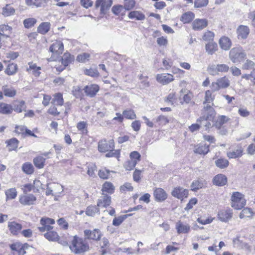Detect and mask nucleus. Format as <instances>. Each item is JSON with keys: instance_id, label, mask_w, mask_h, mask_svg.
I'll return each instance as SVG.
<instances>
[{"instance_id": "1", "label": "nucleus", "mask_w": 255, "mask_h": 255, "mask_svg": "<svg viewBox=\"0 0 255 255\" xmlns=\"http://www.w3.org/2000/svg\"><path fill=\"white\" fill-rule=\"evenodd\" d=\"M71 246L70 247L71 250L76 254L84 253L89 250L88 244L83 240L76 236L72 237L71 240Z\"/></svg>"}, {"instance_id": "2", "label": "nucleus", "mask_w": 255, "mask_h": 255, "mask_svg": "<svg viewBox=\"0 0 255 255\" xmlns=\"http://www.w3.org/2000/svg\"><path fill=\"white\" fill-rule=\"evenodd\" d=\"M231 206L236 210L242 209L246 203L244 195L239 192H233L231 196Z\"/></svg>"}, {"instance_id": "3", "label": "nucleus", "mask_w": 255, "mask_h": 255, "mask_svg": "<svg viewBox=\"0 0 255 255\" xmlns=\"http://www.w3.org/2000/svg\"><path fill=\"white\" fill-rule=\"evenodd\" d=\"M246 57V53L241 47H234L230 51V59L234 63H240Z\"/></svg>"}, {"instance_id": "4", "label": "nucleus", "mask_w": 255, "mask_h": 255, "mask_svg": "<svg viewBox=\"0 0 255 255\" xmlns=\"http://www.w3.org/2000/svg\"><path fill=\"white\" fill-rule=\"evenodd\" d=\"M202 116L197 120L199 122L201 119H204V122L207 121H212L216 115V112L213 107L210 105H204L202 111Z\"/></svg>"}, {"instance_id": "5", "label": "nucleus", "mask_w": 255, "mask_h": 255, "mask_svg": "<svg viewBox=\"0 0 255 255\" xmlns=\"http://www.w3.org/2000/svg\"><path fill=\"white\" fill-rule=\"evenodd\" d=\"M113 2V0H96L95 6L100 9V15L103 16L109 11Z\"/></svg>"}, {"instance_id": "6", "label": "nucleus", "mask_w": 255, "mask_h": 255, "mask_svg": "<svg viewBox=\"0 0 255 255\" xmlns=\"http://www.w3.org/2000/svg\"><path fill=\"white\" fill-rule=\"evenodd\" d=\"M115 143L113 139L107 141L106 139H103L99 141L98 149L100 152H106L109 151V149H114Z\"/></svg>"}, {"instance_id": "7", "label": "nucleus", "mask_w": 255, "mask_h": 255, "mask_svg": "<svg viewBox=\"0 0 255 255\" xmlns=\"http://www.w3.org/2000/svg\"><path fill=\"white\" fill-rule=\"evenodd\" d=\"M156 81L163 85H167L174 80L173 76L170 74H158L156 76Z\"/></svg>"}, {"instance_id": "8", "label": "nucleus", "mask_w": 255, "mask_h": 255, "mask_svg": "<svg viewBox=\"0 0 255 255\" xmlns=\"http://www.w3.org/2000/svg\"><path fill=\"white\" fill-rule=\"evenodd\" d=\"M100 87L97 84H90L84 87L83 90L86 96L91 98L94 97L99 91Z\"/></svg>"}, {"instance_id": "9", "label": "nucleus", "mask_w": 255, "mask_h": 255, "mask_svg": "<svg viewBox=\"0 0 255 255\" xmlns=\"http://www.w3.org/2000/svg\"><path fill=\"white\" fill-rule=\"evenodd\" d=\"M84 235L88 239L96 241L99 240L101 238V233L99 229H94L93 231L85 230Z\"/></svg>"}, {"instance_id": "10", "label": "nucleus", "mask_w": 255, "mask_h": 255, "mask_svg": "<svg viewBox=\"0 0 255 255\" xmlns=\"http://www.w3.org/2000/svg\"><path fill=\"white\" fill-rule=\"evenodd\" d=\"M219 219L224 222L229 221L233 216L232 210L230 209L222 210L219 212L218 214Z\"/></svg>"}, {"instance_id": "11", "label": "nucleus", "mask_w": 255, "mask_h": 255, "mask_svg": "<svg viewBox=\"0 0 255 255\" xmlns=\"http://www.w3.org/2000/svg\"><path fill=\"white\" fill-rule=\"evenodd\" d=\"M171 194L178 199H182L184 197H187L188 190L181 187H177L172 191Z\"/></svg>"}, {"instance_id": "12", "label": "nucleus", "mask_w": 255, "mask_h": 255, "mask_svg": "<svg viewBox=\"0 0 255 255\" xmlns=\"http://www.w3.org/2000/svg\"><path fill=\"white\" fill-rule=\"evenodd\" d=\"M64 50L63 43L61 41H55L50 47L49 50L51 52L59 55Z\"/></svg>"}, {"instance_id": "13", "label": "nucleus", "mask_w": 255, "mask_h": 255, "mask_svg": "<svg viewBox=\"0 0 255 255\" xmlns=\"http://www.w3.org/2000/svg\"><path fill=\"white\" fill-rule=\"evenodd\" d=\"M175 228L178 234H187L190 231V226L187 223H184L181 221H178L175 225Z\"/></svg>"}, {"instance_id": "14", "label": "nucleus", "mask_w": 255, "mask_h": 255, "mask_svg": "<svg viewBox=\"0 0 255 255\" xmlns=\"http://www.w3.org/2000/svg\"><path fill=\"white\" fill-rule=\"evenodd\" d=\"M14 132L23 137L32 136V131L24 126H16Z\"/></svg>"}, {"instance_id": "15", "label": "nucleus", "mask_w": 255, "mask_h": 255, "mask_svg": "<svg viewBox=\"0 0 255 255\" xmlns=\"http://www.w3.org/2000/svg\"><path fill=\"white\" fill-rule=\"evenodd\" d=\"M208 23L206 19H196L192 23L193 29L195 30H202L208 25Z\"/></svg>"}, {"instance_id": "16", "label": "nucleus", "mask_w": 255, "mask_h": 255, "mask_svg": "<svg viewBox=\"0 0 255 255\" xmlns=\"http://www.w3.org/2000/svg\"><path fill=\"white\" fill-rule=\"evenodd\" d=\"M111 203V197L106 194H103L97 201V206L99 208H106Z\"/></svg>"}, {"instance_id": "17", "label": "nucleus", "mask_w": 255, "mask_h": 255, "mask_svg": "<svg viewBox=\"0 0 255 255\" xmlns=\"http://www.w3.org/2000/svg\"><path fill=\"white\" fill-rule=\"evenodd\" d=\"M7 227L13 235H17L22 229V225L14 221L8 222Z\"/></svg>"}, {"instance_id": "18", "label": "nucleus", "mask_w": 255, "mask_h": 255, "mask_svg": "<svg viewBox=\"0 0 255 255\" xmlns=\"http://www.w3.org/2000/svg\"><path fill=\"white\" fill-rule=\"evenodd\" d=\"M155 200L159 202L164 201L167 198V195L165 191L162 188H156L153 193Z\"/></svg>"}, {"instance_id": "19", "label": "nucleus", "mask_w": 255, "mask_h": 255, "mask_svg": "<svg viewBox=\"0 0 255 255\" xmlns=\"http://www.w3.org/2000/svg\"><path fill=\"white\" fill-rule=\"evenodd\" d=\"M250 32L249 27L245 25H240L237 29V34L239 38L246 39Z\"/></svg>"}, {"instance_id": "20", "label": "nucleus", "mask_w": 255, "mask_h": 255, "mask_svg": "<svg viewBox=\"0 0 255 255\" xmlns=\"http://www.w3.org/2000/svg\"><path fill=\"white\" fill-rule=\"evenodd\" d=\"M213 182L214 185L222 186L227 183V178L225 175L219 174L214 177Z\"/></svg>"}, {"instance_id": "21", "label": "nucleus", "mask_w": 255, "mask_h": 255, "mask_svg": "<svg viewBox=\"0 0 255 255\" xmlns=\"http://www.w3.org/2000/svg\"><path fill=\"white\" fill-rule=\"evenodd\" d=\"M209 146L206 144L200 143L195 146L194 151L197 154L205 155L209 151Z\"/></svg>"}, {"instance_id": "22", "label": "nucleus", "mask_w": 255, "mask_h": 255, "mask_svg": "<svg viewBox=\"0 0 255 255\" xmlns=\"http://www.w3.org/2000/svg\"><path fill=\"white\" fill-rule=\"evenodd\" d=\"M128 17L131 19H134L136 20H143L145 18V16L140 11L133 10L129 12Z\"/></svg>"}, {"instance_id": "23", "label": "nucleus", "mask_w": 255, "mask_h": 255, "mask_svg": "<svg viewBox=\"0 0 255 255\" xmlns=\"http://www.w3.org/2000/svg\"><path fill=\"white\" fill-rule=\"evenodd\" d=\"M243 149L241 146H238L234 150L227 152V156L230 158H236L242 155Z\"/></svg>"}, {"instance_id": "24", "label": "nucleus", "mask_w": 255, "mask_h": 255, "mask_svg": "<svg viewBox=\"0 0 255 255\" xmlns=\"http://www.w3.org/2000/svg\"><path fill=\"white\" fill-rule=\"evenodd\" d=\"M219 44L222 49L224 50H228L230 48L232 42L228 37L223 36L220 39Z\"/></svg>"}, {"instance_id": "25", "label": "nucleus", "mask_w": 255, "mask_h": 255, "mask_svg": "<svg viewBox=\"0 0 255 255\" xmlns=\"http://www.w3.org/2000/svg\"><path fill=\"white\" fill-rule=\"evenodd\" d=\"M9 151L15 150L18 145L19 141L16 138H12L5 141Z\"/></svg>"}, {"instance_id": "26", "label": "nucleus", "mask_w": 255, "mask_h": 255, "mask_svg": "<svg viewBox=\"0 0 255 255\" xmlns=\"http://www.w3.org/2000/svg\"><path fill=\"white\" fill-rule=\"evenodd\" d=\"M206 184L205 180H195L193 181L191 185V189L192 191H196L203 188Z\"/></svg>"}, {"instance_id": "27", "label": "nucleus", "mask_w": 255, "mask_h": 255, "mask_svg": "<svg viewBox=\"0 0 255 255\" xmlns=\"http://www.w3.org/2000/svg\"><path fill=\"white\" fill-rule=\"evenodd\" d=\"M11 106L12 107V110L18 113L21 112L23 110H25L26 108L25 102L23 101L15 102Z\"/></svg>"}, {"instance_id": "28", "label": "nucleus", "mask_w": 255, "mask_h": 255, "mask_svg": "<svg viewBox=\"0 0 255 255\" xmlns=\"http://www.w3.org/2000/svg\"><path fill=\"white\" fill-rule=\"evenodd\" d=\"M206 52L210 55H212L218 49L217 44L214 41L209 42L205 45Z\"/></svg>"}, {"instance_id": "29", "label": "nucleus", "mask_w": 255, "mask_h": 255, "mask_svg": "<svg viewBox=\"0 0 255 255\" xmlns=\"http://www.w3.org/2000/svg\"><path fill=\"white\" fill-rule=\"evenodd\" d=\"M50 23L48 22H42L37 28V31L42 34L47 33L50 28Z\"/></svg>"}, {"instance_id": "30", "label": "nucleus", "mask_w": 255, "mask_h": 255, "mask_svg": "<svg viewBox=\"0 0 255 255\" xmlns=\"http://www.w3.org/2000/svg\"><path fill=\"white\" fill-rule=\"evenodd\" d=\"M12 111V107L11 105L4 103H0V113L1 114H9Z\"/></svg>"}, {"instance_id": "31", "label": "nucleus", "mask_w": 255, "mask_h": 255, "mask_svg": "<svg viewBox=\"0 0 255 255\" xmlns=\"http://www.w3.org/2000/svg\"><path fill=\"white\" fill-rule=\"evenodd\" d=\"M64 103L62 95L61 93L55 94L52 100L51 103L54 105L62 106Z\"/></svg>"}, {"instance_id": "32", "label": "nucleus", "mask_w": 255, "mask_h": 255, "mask_svg": "<svg viewBox=\"0 0 255 255\" xmlns=\"http://www.w3.org/2000/svg\"><path fill=\"white\" fill-rule=\"evenodd\" d=\"M229 120V118L225 116H221L219 117L214 124V126L217 128H221L222 126L227 123Z\"/></svg>"}, {"instance_id": "33", "label": "nucleus", "mask_w": 255, "mask_h": 255, "mask_svg": "<svg viewBox=\"0 0 255 255\" xmlns=\"http://www.w3.org/2000/svg\"><path fill=\"white\" fill-rule=\"evenodd\" d=\"M194 17V14L190 11L187 12L182 14L180 20L184 23L191 22Z\"/></svg>"}, {"instance_id": "34", "label": "nucleus", "mask_w": 255, "mask_h": 255, "mask_svg": "<svg viewBox=\"0 0 255 255\" xmlns=\"http://www.w3.org/2000/svg\"><path fill=\"white\" fill-rule=\"evenodd\" d=\"M19 201L23 205H30L32 203V197L30 194H23L20 197Z\"/></svg>"}, {"instance_id": "35", "label": "nucleus", "mask_w": 255, "mask_h": 255, "mask_svg": "<svg viewBox=\"0 0 255 255\" xmlns=\"http://www.w3.org/2000/svg\"><path fill=\"white\" fill-rule=\"evenodd\" d=\"M45 161V158L42 156H38L33 160L35 166L39 169L43 168Z\"/></svg>"}, {"instance_id": "36", "label": "nucleus", "mask_w": 255, "mask_h": 255, "mask_svg": "<svg viewBox=\"0 0 255 255\" xmlns=\"http://www.w3.org/2000/svg\"><path fill=\"white\" fill-rule=\"evenodd\" d=\"M135 0H124L123 1L124 9L128 11L132 9L135 7Z\"/></svg>"}, {"instance_id": "37", "label": "nucleus", "mask_w": 255, "mask_h": 255, "mask_svg": "<svg viewBox=\"0 0 255 255\" xmlns=\"http://www.w3.org/2000/svg\"><path fill=\"white\" fill-rule=\"evenodd\" d=\"M229 161L225 158H219L215 161V165L217 167L221 169H224L229 165Z\"/></svg>"}, {"instance_id": "38", "label": "nucleus", "mask_w": 255, "mask_h": 255, "mask_svg": "<svg viewBox=\"0 0 255 255\" xmlns=\"http://www.w3.org/2000/svg\"><path fill=\"white\" fill-rule=\"evenodd\" d=\"M219 64L217 65L212 64L209 65L207 68L208 72L211 75L216 76L219 74Z\"/></svg>"}, {"instance_id": "39", "label": "nucleus", "mask_w": 255, "mask_h": 255, "mask_svg": "<svg viewBox=\"0 0 255 255\" xmlns=\"http://www.w3.org/2000/svg\"><path fill=\"white\" fill-rule=\"evenodd\" d=\"M73 57L70 53H65L62 57V63L64 67H66L73 61Z\"/></svg>"}, {"instance_id": "40", "label": "nucleus", "mask_w": 255, "mask_h": 255, "mask_svg": "<svg viewBox=\"0 0 255 255\" xmlns=\"http://www.w3.org/2000/svg\"><path fill=\"white\" fill-rule=\"evenodd\" d=\"M17 70V65L14 63H10L7 65L5 70V73L8 75H12L16 73Z\"/></svg>"}, {"instance_id": "41", "label": "nucleus", "mask_w": 255, "mask_h": 255, "mask_svg": "<svg viewBox=\"0 0 255 255\" xmlns=\"http://www.w3.org/2000/svg\"><path fill=\"white\" fill-rule=\"evenodd\" d=\"M99 211V208L97 206H89L86 209V214L89 216H94Z\"/></svg>"}, {"instance_id": "42", "label": "nucleus", "mask_w": 255, "mask_h": 255, "mask_svg": "<svg viewBox=\"0 0 255 255\" xmlns=\"http://www.w3.org/2000/svg\"><path fill=\"white\" fill-rule=\"evenodd\" d=\"M44 237L50 241H56L58 239V235L56 232L51 231L44 234Z\"/></svg>"}, {"instance_id": "43", "label": "nucleus", "mask_w": 255, "mask_h": 255, "mask_svg": "<svg viewBox=\"0 0 255 255\" xmlns=\"http://www.w3.org/2000/svg\"><path fill=\"white\" fill-rule=\"evenodd\" d=\"M15 12V9L9 4H6L2 9V14L4 16H8L13 15Z\"/></svg>"}, {"instance_id": "44", "label": "nucleus", "mask_w": 255, "mask_h": 255, "mask_svg": "<svg viewBox=\"0 0 255 255\" xmlns=\"http://www.w3.org/2000/svg\"><path fill=\"white\" fill-rule=\"evenodd\" d=\"M115 187L113 184L109 182H106L103 185L102 191L112 194L114 192Z\"/></svg>"}, {"instance_id": "45", "label": "nucleus", "mask_w": 255, "mask_h": 255, "mask_svg": "<svg viewBox=\"0 0 255 255\" xmlns=\"http://www.w3.org/2000/svg\"><path fill=\"white\" fill-rule=\"evenodd\" d=\"M180 97H181L183 96V99L184 102L186 103H189V102L191 100L192 95L189 92V91L186 89H182L180 91Z\"/></svg>"}, {"instance_id": "46", "label": "nucleus", "mask_w": 255, "mask_h": 255, "mask_svg": "<svg viewBox=\"0 0 255 255\" xmlns=\"http://www.w3.org/2000/svg\"><path fill=\"white\" fill-rule=\"evenodd\" d=\"M217 81L221 88H226L230 86V80L226 76L218 79Z\"/></svg>"}, {"instance_id": "47", "label": "nucleus", "mask_w": 255, "mask_h": 255, "mask_svg": "<svg viewBox=\"0 0 255 255\" xmlns=\"http://www.w3.org/2000/svg\"><path fill=\"white\" fill-rule=\"evenodd\" d=\"M12 28L8 25L1 24L0 25V31L3 36L8 37L11 32Z\"/></svg>"}, {"instance_id": "48", "label": "nucleus", "mask_w": 255, "mask_h": 255, "mask_svg": "<svg viewBox=\"0 0 255 255\" xmlns=\"http://www.w3.org/2000/svg\"><path fill=\"white\" fill-rule=\"evenodd\" d=\"M214 99V96H212L211 91L207 90L205 92V101L203 104L204 105H209L213 102Z\"/></svg>"}, {"instance_id": "49", "label": "nucleus", "mask_w": 255, "mask_h": 255, "mask_svg": "<svg viewBox=\"0 0 255 255\" xmlns=\"http://www.w3.org/2000/svg\"><path fill=\"white\" fill-rule=\"evenodd\" d=\"M6 200L13 199L17 196V192L15 188H10L5 191Z\"/></svg>"}, {"instance_id": "50", "label": "nucleus", "mask_w": 255, "mask_h": 255, "mask_svg": "<svg viewBox=\"0 0 255 255\" xmlns=\"http://www.w3.org/2000/svg\"><path fill=\"white\" fill-rule=\"evenodd\" d=\"M130 216V214L129 215H124L122 216H119L118 217H116L113 219V225L115 226H119L123 222L127 219L128 216Z\"/></svg>"}, {"instance_id": "51", "label": "nucleus", "mask_w": 255, "mask_h": 255, "mask_svg": "<svg viewBox=\"0 0 255 255\" xmlns=\"http://www.w3.org/2000/svg\"><path fill=\"white\" fill-rule=\"evenodd\" d=\"M106 154L105 156L106 157H115L117 158H119L120 156V150H114V149H109V151Z\"/></svg>"}, {"instance_id": "52", "label": "nucleus", "mask_w": 255, "mask_h": 255, "mask_svg": "<svg viewBox=\"0 0 255 255\" xmlns=\"http://www.w3.org/2000/svg\"><path fill=\"white\" fill-rule=\"evenodd\" d=\"M123 116L128 119L133 120L136 118V115L132 110H125L123 112Z\"/></svg>"}, {"instance_id": "53", "label": "nucleus", "mask_w": 255, "mask_h": 255, "mask_svg": "<svg viewBox=\"0 0 255 255\" xmlns=\"http://www.w3.org/2000/svg\"><path fill=\"white\" fill-rule=\"evenodd\" d=\"M4 95L7 97H12L16 94V91L13 88H8L7 87L3 88Z\"/></svg>"}, {"instance_id": "54", "label": "nucleus", "mask_w": 255, "mask_h": 255, "mask_svg": "<svg viewBox=\"0 0 255 255\" xmlns=\"http://www.w3.org/2000/svg\"><path fill=\"white\" fill-rule=\"evenodd\" d=\"M253 214L252 210L249 208H244L240 213V217L244 218L246 217H250Z\"/></svg>"}, {"instance_id": "55", "label": "nucleus", "mask_w": 255, "mask_h": 255, "mask_svg": "<svg viewBox=\"0 0 255 255\" xmlns=\"http://www.w3.org/2000/svg\"><path fill=\"white\" fill-rule=\"evenodd\" d=\"M90 57V54L87 53H83L77 56V60L79 62L84 63L88 61Z\"/></svg>"}, {"instance_id": "56", "label": "nucleus", "mask_w": 255, "mask_h": 255, "mask_svg": "<svg viewBox=\"0 0 255 255\" xmlns=\"http://www.w3.org/2000/svg\"><path fill=\"white\" fill-rule=\"evenodd\" d=\"M124 7L123 5L117 4L114 5L112 8V12L116 15H119L123 10Z\"/></svg>"}, {"instance_id": "57", "label": "nucleus", "mask_w": 255, "mask_h": 255, "mask_svg": "<svg viewBox=\"0 0 255 255\" xmlns=\"http://www.w3.org/2000/svg\"><path fill=\"white\" fill-rule=\"evenodd\" d=\"M22 171L27 174H30L32 173V165L29 162H26L22 165Z\"/></svg>"}, {"instance_id": "58", "label": "nucleus", "mask_w": 255, "mask_h": 255, "mask_svg": "<svg viewBox=\"0 0 255 255\" xmlns=\"http://www.w3.org/2000/svg\"><path fill=\"white\" fill-rule=\"evenodd\" d=\"M255 63L253 61L247 59L242 66V69L245 70L251 69L254 67Z\"/></svg>"}, {"instance_id": "59", "label": "nucleus", "mask_w": 255, "mask_h": 255, "mask_svg": "<svg viewBox=\"0 0 255 255\" xmlns=\"http://www.w3.org/2000/svg\"><path fill=\"white\" fill-rule=\"evenodd\" d=\"M214 37V33L210 31H208L204 33L203 36V39L205 41H208L209 42L213 41Z\"/></svg>"}, {"instance_id": "60", "label": "nucleus", "mask_w": 255, "mask_h": 255, "mask_svg": "<svg viewBox=\"0 0 255 255\" xmlns=\"http://www.w3.org/2000/svg\"><path fill=\"white\" fill-rule=\"evenodd\" d=\"M156 122L160 125H165L169 123V120L166 117L160 115L156 118Z\"/></svg>"}, {"instance_id": "61", "label": "nucleus", "mask_w": 255, "mask_h": 255, "mask_svg": "<svg viewBox=\"0 0 255 255\" xmlns=\"http://www.w3.org/2000/svg\"><path fill=\"white\" fill-rule=\"evenodd\" d=\"M208 2V0H195L194 6L197 8L206 6Z\"/></svg>"}, {"instance_id": "62", "label": "nucleus", "mask_w": 255, "mask_h": 255, "mask_svg": "<svg viewBox=\"0 0 255 255\" xmlns=\"http://www.w3.org/2000/svg\"><path fill=\"white\" fill-rule=\"evenodd\" d=\"M137 160H130L125 163V167L127 170H131L135 166Z\"/></svg>"}, {"instance_id": "63", "label": "nucleus", "mask_w": 255, "mask_h": 255, "mask_svg": "<svg viewBox=\"0 0 255 255\" xmlns=\"http://www.w3.org/2000/svg\"><path fill=\"white\" fill-rule=\"evenodd\" d=\"M97 169V166L95 164H90L88 166L87 174L90 176H93L94 172Z\"/></svg>"}, {"instance_id": "64", "label": "nucleus", "mask_w": 255, "mask_h": 255, "mask_svg": "<svg viewBox=\"0 0 255 255\" xmlns=\"http://www.w3.org/2000/svg\"><path fill=\"white\" fill-rule=\"evenodd\" d=\"M133 187L131 185V184L129 183H126L120 187V191L122 192H124L127 191H131L133 190Z\"/></svg>"}]
</instances>
